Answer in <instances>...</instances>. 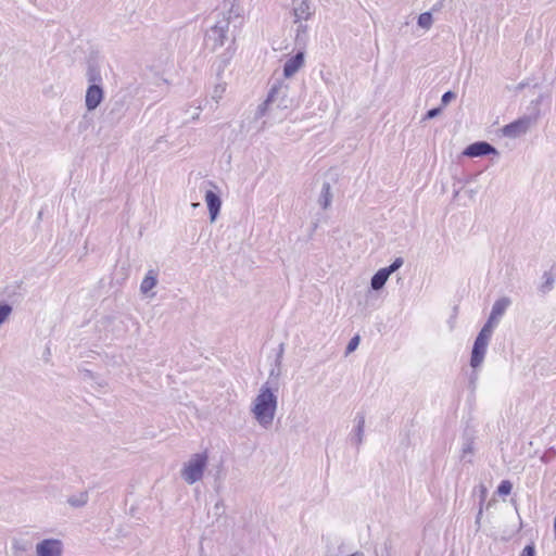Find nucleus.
Instances as JSON below:
<instances>
[{"instance_id":"obj_1","label":"nucleus","mask_w":556,"mask_h":556,"mask_svg":"<svg viewBox=\"0 0 556 556\" xmlns=\"http://www.w3.org/2000/svg\"><path fill=\"white\" fill-rule=\"evenodd\" d=\"M86 78L89 85L85 94V105L87 111L92 112L98 109L104 100L101 70L94 59L87 61Z\"/></svg>"},{"instance_id":"obj_2","label":"nucleus","mask_w":556,"mask_h":556,"mask_svg":"<svg viewBox=\"0 0 556 556\" xmlns=\"http://www.w3.org/2000/svg\"><path fill=\"white\" fill-rule=\"evenodd\" d=\"M276 409L277 396L274 393L273 387H270V382L267 381L262 386L260 393L254 401L252 412L257 422L262 427L268 428L273 424Z\"/></svg>"},{"instance_id":"obj_3","label":"nucleus","mask_w":556,"mask_h":556,"mask_svg":"<svg viewBox=\"0 0 556 556\" xmlns=\"http://www.w3.org/2000/svg\"><path fill=\"white\" fill-rule=\"evenodd\" d=\"M237 15L235 4H231L229 10L217 14L215 24L204 35V43L211 51H216L229 40V25L232 17Z\"/></svg>"},{"instance_id":"obj_4","label":"nucleus","mask_w":556,"mask_h":556,"mask_svg":"<svg viewBox=\"0 0 556 556\" xmlns=\"http://www.w3.org/2000/svg\"><path fill=\"white\" fill-rule=\"evenodd\" d=\"M207 453H195L184 465L181 478L188 483L193 484L203 478L204 470L207 466Z\"/></svg>"},{"instance_id":"obj_5","label":"nucleus","mask_w":556,"mask_h":556,"mask_svg":"<svg viewBox=\"0 0 556 556\" xmlns=\"http://www.w3.org/2000/svg\"><path fill=\"white\" fill-rule=\"evenodd\" d=\"M540 114V110L535 109L534 112H530L527 115L505 125L502 129L503 135L509 138H517L527 134L530 127L538 122Z\"/></svg>"},{"instance_id":"obj_6","label":"nucleus","mask_w":556,"mask_h":556,"mask_svg":"<svg viewBox=\"0 0 556 556\" xmlns=\"http://www.w3.org/2000/svg\"><path fill=\"white\" fill-rule=\"evenodd\" d=\"M286 90L287 86H283L282 83L273 85L266 99L257 106L255 118L263 117L266 114L268 106L275 102H277L278 108H287Z\"/></svg>"},{"instance_id":"obj_7","label":"nucleus","mask_w":556,"mask_h":556,"mask_svg":"<svg viewBox=\"0 0 556 556\" xmlns=\"http://www.w3.org/2000/svg\"><path fill=\"white\" fill-rule=\"evenodd\" d=\"M492 334L489 333V330H480L478 336L475 339L471 356H470V366L476 369L481 366L483 363L486 349L489 345V341Z\"/></svg>"},{"instance_id":"obj_8","label":"nucleus","mask_w":556,"mask_h":556,"mask_svg":"<svg viewBox=\"0 0 556 556\" xmlns=\"http://www.w3.org/2000/svg\"><path fill=\"white\" fill-rule=\"evenodd\" d=\"M127 109V97L115 96L106 104L105 119L111 125H116L125 116Z\"/></svg>"},{"instance_id":"obj_9","label":"nucleus","mask_w":556,"mask_h":556,"mask_svg":"<svg viewBox=\"0 0 556 556\" xmlns=\"http://www.w3.org/2000/svg\"><path fill=\"white\" fill-rule=\"evenodd\" d=\"M509 304H510V300L506 296H503V298L496 300L492 306L490 316H489L488 320L485 321V324L483 325V327L481 328V330L486 329V330H489V333L492 334L493 328L497 324L498 317H501L505 313V311L507 309Z\"/></svg>"},{"instance_id":"obj_10","label":"nucleus","mask_w":556,"mask_h":556,"mask_svg":"<svg viewBox=\"0 0 556 556\" xmlns=\"http://www.w3.org/2000/svg\"><path fill=\"white\" fill-rule=\"evenodd\" d=\"M63 542L59 539H43L36 545L37 556H62Z\"/></svg>"},{"instance_id":"obj_11","label":"nucleus","mask_w":556,"mask_h":556,"mask_svg":"<svg viewBox=\"0 0 556 556\" xmlns=\"http://www.w3.org/2000/svg\"><path fill=\"white\" fill-rule=\"evenodd\" d=\"M497 149L486 141H476L466 147L463 155L468 157H482L486 155H497Z\"/></svg>"},{"instance_id":"obj_12","label":"nucleus","mask_w":556,"mask_h":556,"mask_svg":"<svg viewBox=\"0 0 556 556\" xmlns=\"http://www.w3.org/2000/svg\"><path fill=\"white\" fill-rule=\"evenodd\" d=\"M205 202L208 210L210 222L214 223L219 215L222 207V199L219 194L214 190H206Z\"/></svg>"},{"instance_id":"obj_13","label":"nucleus","mask_w":556,"mask_h":556,"mask_svg":"<svg viewBox=\"0 0 556 556\" xmlns=\"http://www.w3.org/2000/svg\"><path fill=\"white\" fill-rule=\"evenodd\" d=\"M304 65V52L299 51L283 64V76L292 77Z\"/></svg>"},{"instance_id":"obj_14","label":"nucleus","mask_w":556,"mask_h":556,"mask_svg":"<svg viewBox=\"0 0 556 556\" xmlns=\"http://www.w3.org/2000/svg\"><path fill=\"white\" fill-rule=\"evenodd\" d=\"M293 14L295 17L294 22L308 20L312 15L311 0H293Z\"/></svg>"},{"instance_id":"obj_15","label":"nucleus","mask_w":556,"mask_h":556,"mask_svg":"<svg viewBox=\"0 0 556 556\" xmlns=\"http://www.w3.org/2000/svg\"><path fill=\"white\" fill-rule=\"evenodd\" d=\"M333 193L331 191V185L328 181H324L317 203L323 210H328L332 203Z\"/></svg>"},{"instance_id":"obj_16","label":"nucleus","mask_w":556,"mask_h":556,"mask_svg":"<svg viewBox=\"0 0 556 556\" xmlns=\"http://www.w3.org/2000/svg\"><path fill=\"white\" fill-rule=\"evenodd\" d=\"M356 426L354 433L351 435V442L356 446H359L363 442L364 428H365V415L364 413H357L355 417Z\"/></svg>"},{"instance_id":"obj_17","label":"nucleus","mask_w":556,"mask_h":556,"mask_svg":"<svg viewBox=\"0 0 556 556\" xmlns=\"http://www.w3.org/2000/svg\"><path fill=\"white\" fill-rule=\"evenodd\" d=\"M157 285V271L154 269L148 270L140 285V291L143 294L149 293Z\"/></svg>"},{"instance_id":"obj_18","label":"nucleus","mask_w":556,"mask_h":556,"mask_svg":"<svg viewBox=\"0 0 556 556\" xmlns=\"http://www.w3.org/2000/svg\"><path fill=\"white\" fill-rule=\"evenodd\" d=\"M390 275L387 269H378L370 279V288L375 291L381 290L388 281Z\"/></svg>"},{"instance_id":"obj_19","label":"nucleus","mask_w":556,"mask_h":556,"mask_svg":"<svg viewBox=\"0 0 556 556\" xmlns=\"http://www.w3.org/2000/svg\"><path fill=\"white\" fill-rule=\"evenodd\" d=\"M542 283L539 286L538 290L541 294L545 295L551 292L555 285V276L551 270H546L542 275Z\"/></svg>"},{"instance_id":"obj_20","label":"nucleus","mask_w":556,"mask_h":556,"mask_svg":"<svg viewBox=\"0 0 556 556\" xmlns=\"http://www.w3.org/2000/svg\"><path fill=\"white\" fill-rule=\"evenodd\" d=\"M89 500V494L87 491H83L77 495H72L67 498V503L74 508L84 507Z\"/></svg>"},{"instance_id":"obj_21","label":"nucleus","mask_w":556,"mask_h":556,"mask_svg":"<svg viewBox=\"0 0 556 556\" xmlns=\"http://www.w3.org/2000/svg\"><path fill=\"white\" fill-rule=\"evenodd\" d=\"M30 548V543L25 540L14 539L12 542L13 556H23Z\"/></svg>"},{"instance_id":"obj_22","label":"nucleus","mask_w":556,"mask_h":556,"mask_svg":"<svg viewBox=\"0 0 556 556\" xmlns=\"http://www.w3.org/2000/svg\"><path fill=\"white\" fill-rule=\"evenodd\" d=\"M433 23V17L431 12H424L419 14L417 24L419 27L424 29H429Z\"/></svg>"},{"instance_id":"obj_23","label":"nucleus","mask_w":556,"mask_h":556,"mask_svg":"<svg viewBox=\"0 0 556 556\" xmlns=\"http://www.w3.org/2000/svg\"><path fill=\"white\" fill-rule=\"evenodd\" d=\"M230 58H231V54H229V49H227V52L220 54L217 58V60H216V64H217L216 72H217V75H220L224 72V70L226 68V66L229 63Z\"/></svg>"},{"instance_id":"obj_24","label":"nucleus","mask_w":556,"mask_h":556,"mask_svg":"<svg viewBox=\"0 0 556 556\" xmlns=\"http://www.w3.org/2000/svg\"><path fill=\"white\" fill-rule=\"evenodd\" d=\"M13 311L11 304L7 302H0V326L9 318Z\"/></svg>"},{"instance_id":"obj_25","label":"nucleus","mask_w":556,"mask_h":556,"mask_svg":"<svg viewBox=\"0 0 556 556\" xmlns=\"http://www.w3.org/2000/svg\"><path fill=\"white\" fill-rule=\"evenodd\" d=\"M513 490V483L509 480H502L497 486L496 493L500 496L509 495Z\"/></svg>"},{"instance_id":"obj_26","label":"nucleus","mask_w":556,"mask_h":556,"mask_svg":"<svg viewBox=\"0 0 556 556\" xmlns=\"http://www.w3.org/2000/svg\"><path fill=\"white\" fill-rule=\"evenodd\" d=\"M478 495L479 497V507H483L484 505V502L486 500V495H488V489L484 484L480 483L475 490H473V495Z\"/></svg>"},{"instance_id":"obj_27","label":"nucleus","mask_w":556,"mask_h":556,"mask_svg":"<svg viewBox=\"0 0 556 556\" xmlns=\"http://www.w3.org/2000/svg\"><path fill=\"white\" fill-rule=\"evenodd\" d=\"M403 264H404L403 257H396L389 266L383 267V268L387 269L388 274L391 276L399 268H401Z\"/></svg>"},{"instance_id":"obj_28","label":"nucleus","mask_w":556,"mask_h":556,"mask_svg":"<svg viewBox=\"0 0 556 556\" xmlns=\"http://www.w3.org/2000/svg\"><path fill=\"white\" fill-rule=\"evenodd\" d=\"M359 344V336H354L348 343L345 354L354 352Z\"/></svg>"},{"instance_id":"obj_29","label":"nucleus","mask_w":556,"mask_h":556,"mask_svg":"<svg viewBox=\"0 0 556 556\" xmlns=\"http://www.w3.org/2000/svg\"><path fill=\"white\" fill-rule=\"evenodd\" d=\"M454 99H456V93L454 91L448 90V91L444 92L441 98V106L442 108L446 106Z\"/></svg>"},{"instance_id":"obj_30","label":"nucleus","mask_w":556,"mask_h":556,"mask_svg":"<svg viewBox=\"0 0 556 556\" xmlns=\"http://www.w3.org/2000/svg\"><path fill=\"white\" fill-rule=\"evenodd\" d=\"M556 455V450L554 447H549L544 452L541 456V460L545 464L549 463Z\"/></svg>"},{"instance_id":"obj_31","label":"nucleus","mask_w":556,"mask_h":556,"mask_svg":"<svg viewBox=\"0 0 556 556\" xmlns=\"http://www.w3.org/2000/svg\"><path fill=\"white\" fill-rule=\"evenodd\" d=\"M520 556H535V545L533 542L527 544L520 553Z\"/></svg>"},{"instance_id":"obj_32","label":"nucleus","mask_w":556,"mask_h":556,"mask_svg":"<svg viewBox=\"0 0 556 556\" xmlns=\"http://www.w3.org/2000/svg\"><path fill=\"white\" fill-rule=\"evenodd\" d=\"M441 112H442V106L432 108L427 111V113L425 115V119H432V118L439 116L441 114Z\"/></svg>"},{"instance_id":"obj_33","label":"nucleus","mask_w":556,"mask_h":556,"mask_svg":"<svg viewBox=\"0 0 556 556\" xmlns=\"http://www.w3.org/2000/svg\"><path fill=\"white\" fill-rule=\"evenodd\" d=\"M283 353H285V344L280 343L279 348H278V351H277V354H276V358H275L276 367H281L282 358H283Z\"/></svg>"},{"instance_id":"obj_34","label":"nucleus","mask_w":556,"mask_h":556,"mask_svg":"<svg viewBox=\"0 0 556 556\" xmlns=\"http://www.w3.org/2000/svg\"><path fill=\"white\" fill-rule=\"evenodd\" d=\"M472 452L473 441L471 439H467L462 448L463 457H465L466 454H471Z\"/></svg>"},{"instance_id":"obj_35","label":"nucleus","mask_w":556,"mask_h":556,"mask_svg":"<svg viewBox=\"0 0 556 556\" xmlns=\"http://www.w3.org/2000/svg\"><path fill=\"white\" fill-rule=\"evenodd\" d=\"M543 99H544V94L541 93L535 100H532L530 103V106L528 108L529 113L534 112L535 109L540 110L539 105L542 103Z\"/></svg>"},{"instance_id":"obj_36","label":"nucleus","mask_w":556,"mask_h":556,"mask_svg":"<svg viewBox=\"0 0 556 556\" xmlns=\"http://www.w3.org/2000/svg\"><path fill=\"white\" fill-rule=\"evenodd\" d=\"M224 91H225V87L222 85H217L214 89L213 99H215V100L219 99Z\"/></svg>"},{"instance_id":"obj_37","label":"nucleus","mask_w":556,"mask_h":556,"mask_svg":"<svg viewBox=\"0 0 556 556\" xmlns=\"http://www.w3.org/2000/svg\"><path fill=\"white\" fill-rule=\"evenodd\" d=\"M482 514H483V507H479L476 519H475V525L477 527V530H479L481 527Z\"/></svg>"},{"instance_id":"obj_38","label":"nucleus","mask_w":556,"mask_h":556,"mask_svg":"<svg viewBox=\"0 0 556 556\" xmlns=\"http://www.w3.org/2000/svg\"><path fill=\"white\" fill-rule=\"evenodd\" d=\"M281 374L280 367H276V365L269 371V378L278 379Z\"/></svg>"},{"instance_id":"obj_39","label":"nucleus","mask_w":556,"mask_h":556,"mask_svg":"<svg viewBox=\"0 0 556 556\" xmlns=\"http://www.w3.org/2000/svg\"><path fill=\"white\" fill-rule=\"evenodd\" d=\"M529 86V83L523 80L521 83H519L516 87H515V91H521L522 89H525L526 87Z\"/></svg>"},{"instance_id":"obj_40","label":"nucleus","mask_w":556,"mask_h":556,"mask_svg":"<svg viewBox=\"0 0 556 556\" xmlns=\"http://www.w3.org/2000/svg\"><path fill=\"white\" fill-rule=\"evenodd\" d=\"M477 378H478L477 374L472 372V375L470 376V384L471 386H475Z\"/></svg>"},{"instance_id":"obj_41","label":"nucleus","mask_w":556,"mask_h":556,"mask_svg":"<svg viewBox=\"0 0 556 556\" xmlns=\"http://www.w3.org/2000/svg\"><path fill=\"white\" fill-rule=\"evenodd\" d=\"M317 228H318V223L317 222L313 223V225H312V233L314 231H316Z\"/></svg>"},{"instance_id":"obj_42","label":"nucleus","mask_w":556,"mask_h":556,"mask_svg":"<svg viewBox=\"0 0 556 556\" xmlns=\"http://www.w3.org/2000/svg\"><path fill=\"white\" fill-rule=\"evenodd\" d=\"M348 556H364V554L362 552H355V553L350 554Z\"/></svg>"},{"instance_id":"obj_43","label":"nucleus","mask_w":556,"mask_h":556,"mask_svg":"<svg viewBox=\"0 0 556 556\" xmlns=\"http://www.w3.org/2000/svg\"><path fill=\"white\" fill-rule=\"evenodd\" d=\"M198 118H199V112H198V113H195V114H193V116H192V121H197Z\"/></svg>"},{"instance_id":"obj_44","label":"nucleus","mask_w":556,"mask_h":556,"mask_svg":"<svg viewBox=\"0 0 556 556\" xmlns=\"http://www.w3.org/2000/svg\"><path fill=\"white\" fill-rule=\"evenodd\" d=\"M9 298H12L13 295H16V292L8 293Z\"/></svg>"},{"instance_id":"obj_45","label":"nucleus","mask_w":556,"mask_h":556,"mask_svg":"<svg viewBox=\"0 0 556 556\" xmlns=\"http://www.w3.org/2000/svg\"><path fill=\"white\" fill-rule=\"evenodd\" d=\"M493 502H494V501H490V502L488 503V505H486V508H489V507L492 505V503H493Z\"/></svg>"},{"instance_id":"obj_46","label":"nucleus","mask_w":556,"mask_h":556,"mask_svg":"<svg viewBox=\"0 0 556 556\" xmlns=\"http://www.w3.org/2000/svg\"><path fill=\"white\" fill-rule=\"evenodd\" d=\"M192 206H194V207L200 206V203H193Z\"/></svg>"},{"instance_id":"obj_47","label":"nucleus","mask_w":556,"mask_h":556,"mask_svg":"<svg viewBox=\"0 0 556 556\" xmlns=\"http://www.w3.org/2000/svg\"><path fill=\"white\" fill-rule=\"evenodd\" d=\"M232 556H241V555H232Z\"/></svg>"}]
</instances>
